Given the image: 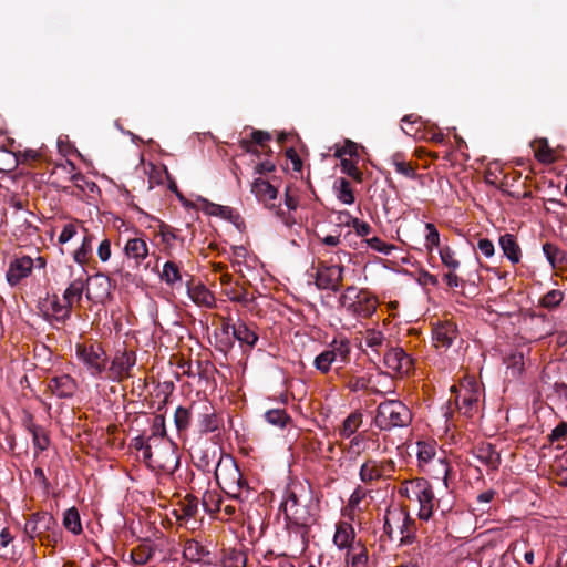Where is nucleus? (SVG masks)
<instances>
[{"label":"nucleus","mask_w":567,"mask_h":567,"mask_svg":"<svg viewBox=\"0 0 567 567\" xmlns=\"http://www.w3.org/2000/svg\"><path fill=\"white\" fill-rule=\"evenodd\" d=\"M24 533L31 538H38L42 545L54 547L62 538V532L55 518L45 512L31 515L24 525Z\"/></svg>","instance_id":"1"},{"label":"nucleus","mask_w":567,"mask_h":567,"mask_svg":"<svg viewBox=\"0 0 567 567\" xmlns=\"http://www.w3.org/2000/svg\"><path fill=\"white\" fill-rule=\"evenodd\" d=\"M412 421L410 409L399 400H385L377 408L374 425L381 431L405 427Z\"/></svg>","instance_id":"2"},{"label":"nucleus","mask_w":567,"mask_h":567,"mask_svg":"<svg viewBox=\"0 0 567 567\" xmlns=\"http://www.w3.org/2000/svg\"><path fill=\"white\" fill-rule=\"evenodd\" d=\"M405 491L411 493V496L408 495L409 498L419 503V518L427 522L439 504L430 482L423 477L413 478L408 483Z\"/></svg>","instance_id":"3"},{"label":"nucleus","mask_w":567,"mask_h":567,"mask_svg":"<svg viewBox=\"0 0 567 567\" xmlns=\"http://www.w3.org/2000/svg\"><path fill=\"white\" fill-rule=\"evenodd\" d=\"M76 355L86 365L90 374L102 378L107 368V355L99 342L90 344H76Z\"/></svg>","instance_id":"4"},{"label":"nucleus","mask_w":567,"mask_h":567,"mask_svg":"<svg viewBox=\"0 0 567 567\" xmlns=\"http://www.w3.org/2000/svg\"><path fill=\"white\" fill-rule=\"evenodd\" d=\"M136 364V352L133 350L116 351L111 364L106 368L105 379L122 382L132 377V369Z\"/></svg>","instance_id":"5"},{"label":"nucleus","mask_w":567,"mask_h":567,"mask_svg":"<svg viewBox=\"0 0 567 567\" xmlns=\"http://www.w3.org/2000/svg\"><path fill=\"white\" fill-rule=\"evenodd\" d=\"M240 470L230 456L224 458L223 454H219L216 463L215 478L220 488L227 494L229 491H237L236 482L240 480Z\"/></svg>","instance_id":"6"},{"label":"nucleus","mask_w":567,"mask_h":567,"mask_svg":"<svg viewBox=\"0 0 567 567\" xmlns=\"http://www.w3.org/2000/svg\"><path fill=\"white\" fill-rule=\"evenodd\" d=\"M344 267L341 265L321 264L316 274V286L319 289L339 291L343 279Z\"/></svg>","instance_id":"7"},{"label":"nucleus","mask_w":567,"mask_h":567,"mask_svg":"<svg viewBox=\"0 0 567 567\" xmlns=\"http://www.w3.org/2000/svg\"><path fill=\"white\" fill-rule=\"evenodd\" d=\"M47 390L59 399H70L74 395L78 383L70 374H59L47 379Z\"/></svg>","instance_id":"8"},{"label":"nucleus","mask_w":567,"mask_h":567,"mask_svg":"<svg viewBox=\"0 0 567 567\" xmlns=\"http://www.w3.org/2000/svg\"><path fill=\"white\" fill-rule=\"evenodd\" d=\"M377 305V298L369 291L361 289L357 292L355 300L348 303L347 310L353 316L369 318L375 312Z\"/></svg>","instance_id":"9"},{"label":"nucleus","mask_w":567,"mask_h":567,"mask_svg":"<svg viewBox=\"0 0 567 567\" xmlns=\"http://www.w3.org/2000/svg\"><path fill=\"white\" fill-rule=\"evenodd\" d=\"M384 364L399 373L408 374L413 369V359L402 348H391L384 354Z\"/></svg>","instance_id":"10"},{"label":"nucleus","mask_w":567,"mask_h":567,"mask_svg":"<svg viewBox=\"0 0 567 567\" xmlns=\"http://www.w3.org/2000/svg\"><path fill=\"white\" fill-rule=\"evenodd\" d=\"M480 401V386L476 383H470L464 386L455 398V404L464 415L471 416Z\"/></svg>","instance_id":"11"},{"label":"nucleus","mask_w":567,"mask_h":567,"mask_svg":"<svg viewBox=\"0 0 567 567\" xmlns=\"http://www.w3.org/2000/svg\"><path fill=\"white\" fill-rule=\"evenodd\" d=\"M33 260L29 256L16 258L9 265L6 274L7 281L10 286H17L22 279L29 277L32 272Z\"/></svg>","instance_id":"12"},{"label":"nucleus","mask_w":567,"mask_h":567,"mask_svg":"<svg viewBox=\"0 0 567 567\" xmlns=\"http://www.w3.org/2000/svg\"><path fill=\"white\" fill-rule=\"evenodd\" d=\"M221 330L226 334H228L231 330L233 337L237 339L241 346L245 344L250 349L254 348L258 341L257 333L241 321L235 324H231L229 321H227L223 324Z\"/></svg>","instance_id":"13"},{"label":"nucleus","mask_w":567,"mask_h":567,"mask_svg":"<svg viewBox=\"0 0 567 567\" xmlns=\"http://www.w3.org/2000/svg\"><path fill=\"white\" fill-rule=\"evenodd\" d=\"M458 330L457 326L452 321H444L439 323L433 329V340L435 342V347L441 348H450L457 337Z\"/></svg>","instance_id":"14"},{"label":"nucleus","mask_w":567,"mask_h":567,"mask_svg":"<svg viewBox=\"0 0 567 567\" xmlns=\"http://www.w3.org/2000/svg\"><path fill=\"white\" fill-rule=\"evenodd\" d=\"M392 518L396 523L401 522L399 527L400 534L402 537L400 538L401 545H411L415 542V533H416V524L413 518L405 512H396L392 513Z\"/></svg>","instance_id":"15"},{"label":"nucleus","mask_w":567,"mask_h":567,"mask_svg":"<svg viewBox=\"0 0 567 567\" xmlns=\"http://www.w3.org/2000/svg\"><path fill=\"white\" fill-rule=\"evenodd\" d=\"M124 254L127 259L134 260L135 267H138L148 256V247L142 238H131L126 241Z\"/></svg>","instance_id":"16"},{"label":"nucleus","mask_w":567,"mask_h":567,"mask_svg":"<svg viewBox=\"0 0 567 567\" xmlns=\"http://www.w3.org/2000/svg\"><path fill=\"white\" fill-rule=\"evenodd\" d=\"M543 252L553 269L567 270V251L547 241L543 245Z\"/></svg>","instance_id":"17"},{"label":"nucleus","mask_w":567,"mask_h":567,"mask_svg":"<svg viewBox=\"0 0 567 567\" xmlns=\"http://www.w3.org/2000/svg\"><path fill=\"white\" fill-rule=\"evenodd\" d=\"M199 431L202 433L215 432L219 429V417L214 408L204 403L198 415Z\"/></svg>","instance_id":"18"},{"label":"nucleus","mask_w":567,"mask_h":567,"mask_svg":"<svg viewBox=\"0 0 567 567\" xmlns=\"http://www.w3.org/2000/svg\"><path fill=\"white\" fill-rule=\"evenodd\" d=\"M474 456L487 465L492 470H497L501 465V454L496 451L495 446L491 443H485L476 447Z\"/></svg>","instance_id":"19"},{"label":"nucleus","mask_w":567,"mask_h":567,"mask_svg":"<svg viewBox=\"0 0 567 567\" xmlns=\"http://www.w3.org/2000/svg\"><path fill=\"white\" fill-rule=\"evenodd\" d=\"M210 553L199 542L188 539L183 549V558L192 563L210 564L205 558L209 557Z\"/></svg>","instance_id":"20"},{"label":"nucleus","mask_w":567,"mask_h":567,"mask_svg":"<svg viewBox=\"0 0 567 567\" xmlns=\"http://www.w3.org/2000/svg\"><path fill=\"white\" fill-rule=\"evenodd\" d=\"M355 534L351 524L341 522L337 525V530L333 536V543L339 548H351L354 550L355 547L352 546V542L354 540Z\"/></svg>","instance_id":"21"},{"label":"nucleus","mask_w":567,"mask_h":567,"mask_svg":"<svg viewBox=\"0 0 567 567\" xmlns=\"http://www.w3.org/2000/svg\"><path fill=\"white\" fill-rule=\"evenodd\" d=\"M499 246L503 250V254L511 260L512 264H518L520 261L522 251L514 235H502L499 237Z\"/></svg>","instance_id":"22"},{"label":"nucleus","mask_w":567,"mask_h":567,"mask_svg":"<svg viewBox=\"0 0 567 567\" xmlns=\"http://www.w3.org/2000/svg\"><path fill=\"white\" fill-rule=\"evenodd\" d=\"M285 516L289 520L290 525L302 528L303 534L308 533V529L313 522L311 514L303 506L289 511Z\"/></svg>","instance_id":"23"},{"label":"nucleus","mask_w":567,"mask_h":567,"mask_svg":"<svg viewBox=\"0 0 567 567\" xmlns=\"http://www.w3.org/2000/svg\"><path fill=\"white\" fill-rule=\"evenodd\" d=\"M251 193L255 194L258 200L267 203L276 199L278 190L268 181L256 178L251 185Z\"/></svg>","instance_id":"24"},{"label":"nucleus","mask_w":567,"mask_h":567,"mask_svg":"<svg viewBox=\"0 0 567 567\" xmlns=\"http://www.w3.org/2000/svg\"><path fill=\"white\" fill-rule=\"evenodd\" d=\"M155 550V545L144 542L131 550V561L136 566L145 565L153 558Z\"/></svg>","instance_id":"25"},{"label":"nucleus","mask_w":567,"mask_h":567,"mask_svg":"<svg viewBox=\"0 0 567 567\" xmlns=\"http://www.w3.org/2000/svg\"><path fill=\"white\" fill-rule=\"evenodd\" d=\"M91 280V277L84 278H76L74 279L69 287L65 289L63 293V300L66 303H70L73 307L74 301L79 302L82 299V295L84 291L85 286Z\"/></svg>","instance_id":"26"},{"label":"nucleus","mask_w":567,"mask_h":567,"mask_svg":"<svg viewBox=\"0 0 567 567\" xmlns=\"http://www.w3.org/2000/svg\"><path fill=\"white\" fill-rule=\"evenodd\" d=\"M219 454H223V452L215 447L212 451L209 449L204 450L198 458V462L196 463L197 468L205 473H214L215 475L216 463L218 461Z\"/></svg>","instance_id":"27"},{"label":"nucleus","mask_w":567,"mask_h":567,"mask_svg":"<svg viewBox=\"0 0 567 567\" xmlns=\"http://www.w3.org/2000/svg\"><path fill=\"white\" fill-rule=\"evenodd\" d=\"M359 476L365 484L383 478V474H381L379 467V461L372 458L367 460L360 467Z\"/></svg>","instance_id":"28"},{"label":"nucleus","mask_w":567,"mask_h":567,"mask_svg":"<svg viewBox=\"0 0 567 567\" xmlns=\"http://www.w3.org/2000/svg\"><path fill=\"white\" fill-rule=\"evenodd\" d=\"M190 299L198 306L212 307L214 303L213 293L204 286L197 285L193 288L188 287Z\"/></svg>","instance_id":"29"},{"label":"nucleus","mask_w":567,"mask_h":567,"mask_svg":"<svg viewBox=\"0 0 567 567\" xmlns=\"http://www.w3.org/2000/svg\"><path fill=\"white\" fill-rule=\"evenodd\" d=\"M532 147L534 150L535 157L545 164L553 163L555 161V155L553 150L549 147L546 138H538L532 143Z\"/></svg>","instance_id":"30"},{"label":"nucleus","mask_w":567,"mask_h":567,"mask_svg":"<svg viewBox=\"0 0 567 567\" xmlns=\"http://www.w3.org/2000/svg\"><path fill=\"white\" fill-rule=\"evenodd\" d=\"M333 189L336 190L337 198L343 204L351 205L354 203V194L348 179L343 177L337 178L333 184Z\"/></svg>","instance_id":"31"},{"label":"nucleus","mask_w":567,"mask_h":567,"mask_svg":"<svg viewBox=\"0 0 567 567\" xmlns=\"http://www.w3.org/2000/svg\"><path fill=\"white\" fill-rule=\"evenodd\" d=\"M391 164L394 166L396 173L411 179H415L417 177L415 167L404 159L403 153H394L391 156Z\"/></svg>","instance_id":"32"},{"label":"nucleus","mask_w":567,"mask_h":567,"mask_svg":"<svg viewBox=\"0 0 567 567\" xmlns=\"http://www.w3.org/2000/svg\"><path fill=\"white\" fill-rule=\"evenodd\" d=\"M161 279L168 286L175 287L177 284H182V272L179 266L174 261H166L163 266Z\"/></svg>","instance_id":"33"},{"label":"nucleus","mask_w":567,"mask_h":567,"mask_svg":"<svg viewBox=\"0 0 567 567\" xmlns=\"http://www.w3.org/2000/svg\"><path fill=\"white\" fill-rule=\"evenodd\" d=\"M93 235L87 234L84 236L81 246L73 252V259L76 264L84 266L92 257L93 251Z\"/></svg>","instance_id":"34"},{"label":"nucleus","mask_w":567,"mask_h":567,"mask_svg":"<svg viewBox=\"0 0 567 567\" xmlns=\"http://www.w3.org/2000/svg\"><path fill=\"white\" fill-rule=\"evenodd\" d=\"M361 424L362 414L360 412H353L349 414L343 421L339 430V435L341 437L348 439L357 432Z\"/></svg>","instance_id":"35"},{"label":"nucleus","mask_w":567,"mask_h":567,"mask_svg":"<svg viewBox=\"0 0 567 567\" xmlns=\"http://www.w3.org/2000/svg\"><path fill=\"white\" fill-rule=\"evenodd\" d=\"M330 348L329 350L333 353L336 361L338 358L342 363H347L350 360L351 348L348 339H333L330 343Z\"/></svg>","instance_id":"36"},{"label":"nucleus","mask_w":567,"mask_h":567,"mask_svg":"<svg viewBox=\"0 0 567 567\" xmlns=\"http://www.w3.org/2000/svg\"><path fill=\"white\" fill-rule=\"evenodd\" d=\"M203 208L206 214L212 216H217L226 220H233L234 218V210L229 206H223L207 199H203Z\"/></svg>","instance_id":"37"},{"label":"nucleus","mask_w":567,"mask_h":567,"mask_svg":"<svg viewBox=\"0 0 567 567\" xmlns=\"http://www.w3.org/2000/svg\"><path fill=\"white\" fill-rule=\"evenodd\" d=\"M63 526L74 535L82 533L81 518L76 507H71L64 512Z\"/></svg>","instance_id":"38"},{"label":"nucleus","mask_w":567,"mask_h":567,"mask_svg":"<svg viewBox=\"0 0 567 567\" xmlns=\"http://www.w3.org/2000/svg\"><path fill=\"white\" fill-rule=\"evenodd\" d=\"M560 372L564 374V379L561 381L554 380L551 381V384H546L553 390V393L548 394V398L556 395L560 400H567V361L561 362Z\"/></svg>","instance_id":"39"},{"label":"nucleus","mask_w":567,"mask_h":567,"mask_svg":"<svg viewBox=\"0 0 567 567\" xmlns=\"http://www.w3.org/2000/svg\"><path fill=\"white\" fill-rule=\"evenodd\" d=\"M264 416L269 424L280 429L286 427V425L291 422L290 415L284 409L268 410Z\"/></svg>","instance_id":"40"},{"label":"nucleus","mask_w":567,"mask_h":567,"mask_svg":"<svg viewBox=\"0 0 567 567\" xmlns=\"http://www.w3.org/2000/svg\"><path fill=\"white\" fill-rule=\"evenodd\" d=\"M192 412L190 409L178 406L175 410L174 423L178 433L186 432L190 425Z\"/></svg>","instance_id":"41"},{"label":"nucleus","mask_w":567,"mask_h":567,"mask_svg":"<svg viewBox=\"0 0 567 567\" xmlns=\"http://www.w3.org/2000/svg\"><path fill=\"white\" fill-rule=\"evenodd\" d=\"M28 429L32 434V442L34 447L39 451L47 450L50 441L44 430L35 424H31Z\"/></svg>","instance_id":"42"},{"label":"nucleus","mask_w":567,"mask_h":567,"mask_svg":"<svg viewBox=\"0 0 567 567\" xmlns=\"http://www.w3.org/2000/svg\"><path fill=\"white\" fill-rule=\"evenodd\" d=\"M91 280H93V284L97 287V292L94 298L103 300L110 295L111 279L107 276L104 274H96L91 278Z\"/></svg>","instance_id":"43"},{"label":"nucleus","mask_w":567,"mask_h":567,"mask_svg":"<svg viewBox=\"0 0 567 567\" xmlns=\"http://www.w3.org/2000/svg\"><path fill=\"white\" fill-rule=\"evenodd\" d=\"M359 551L355 553L354 550H349L347 554V564L349 567H360L365 566L368 563V550L364 546H359Z\"/></svg>","instance_id":"44"},{"label":"nucleus","mask_w":567,"mask_h":567,"mask_svg":"<svg viewBox=\"0 0 567 567\" xmlns=\"http://www.w3.org/2000/svg\"><path fill=\"white\" fill-rule=\"evenodd\" d=\"M333 362H336L333 353L330 350H326L316 357L313 365L321 373H328Z\"/></svg>","instance_id":"45"},{"label":"nucleus","mask_w":567,"mask_h":567,"mask_svg":"<svg viewBox=\"0 0 567 567\" xmlns=\"http://www.w3.org/2000/svg\"><path fill=\"white\" fill-rule=\"evenodd\" d=\"M235 485L237 487V491H229L227 495L237 501L247 499L249 497V494L251 493V489L243 474H240V480L236 482Z\"/></svg>","instance_id":"46"},{"label":"nucleus","mask_w":567,"mask_h":567,"mask_svg":"<svg viewBox=\"0 0 567 567\" xmlns=\"http://www.w3.org/2000/svg\"><path fill=\"white\" fill-rule=\"evenodd\" d=\"M564 299V292L557 289H553L545 293L540 299V305L544 308L553 309L561 303Z\"/></svg>","instance_id":"47"},{"label":"nucleus","mask_w":567,"mask_h":567,"mask_svg":"<svg viewBox=\"0 0 567 567\" xmlns=\"http://www.w3.org/2000/svg\"><path fill=\"white\" fill-rule=\"evenodd\" d=\"M442 264L450 270H456L460 267V261L455 257V252L449 247L444 246L439 250Z\"/></svg>","instance_id":"48"},{"label":"nucleus","mask_w":567,"mask_h":567,"mask_svg":"<svg viewBox=\"0 0 567 567\" xmlns=\"http://www.w3.org/2000/svg\"><path fill=\"white\" fill-rule=\"evenodd\" d=\"M561 362L563 361L550 364L544 370L542 377L544 384H551L554 380L561 381L564 379V374L560 372Z\"/></svg>","instance_id":"49"},{"label":"nucleus","mask_w":567,"mask_h":567,"mask_svg":"<svg viewBox=\"0 0 567 567\" xmlns=\"http://www.w3.org/2000/svg\"><path fill=\"white\" fill-rule=\"evenodd\" d=\"M341 169L355 182L361 183L363 181V173L357 167V165L352 161L342 158Z\"/></svg>","instance_id":"50"},{"label":"nucleus","mask_w":567,"mask_h":567,"mask_svg":"<svg viewBox=\"0 0 567 567\" xmlns=\"http://www.w3.org/2000/svg\"><path fill=\"white\" fill-rule=\"evenodd\" d=\"M52 310L55 315L56 320L64 322L71 316L72 306L70 303H60L58 299L52 301Z\"/></svg>","instance_id":"51"},{"label":"nucleus","mask_w":567,"mask_h":567,"mask_svg":"<svg viewBox=\"0 0 567 567\" xmlns=\"http://www.w3.org/2000/svg\"><path fill=\"white\" fill-rule=\"evenodd\" d=\"M425 228L427 230L425 246L430 251H432L434 247L440 246V234L435 225L432 223H427Z\"/></svg>","instance_id":"52"},{"label":"nucleus","mask_w":567,"mask_h":567,"mask_svg":"<svg viewBox=\"0 0 567 567\" xmlns=\"http://www.w3.org/2000/svg\"><path fill=\"white\" fill-rule=\"evenodd\" d=\"M151 431L152 433L148 440L153 437H164L166 435L165 417L163 415L158 414L154 416Z\"/></svg>","instance_id":"53"},{"label":"nucleus","mask_w":567,"mask_h":567,"mask_svg":"<svg viewBox=\"0 0 567 567\" xmlns=\"http://www.w3.org/2000/svg\"><path fill=\"white\" fill-rule=\"evenodd\" d=\"M346 155H349L350 157L358 156V145L350 140H347L344 142V145L338 147L334 152V156L340 158L341 161L342 158H344Z\"/></svg>","instance_id":"54"},{"label":"nucleus","mask_w":567,"mask_h":567,"mask_svg":"<svg viewBox=\"0 0 567 567\" xmlns=\"http://www.w3.org/2000/svg\"><path fill=\"white\" fill-rule=\"evenodd\" d=\"M367 243L371 249L382 252L384 255H390L392 249H394L393 245L384 243L379 237H372L370 239H367Z\"/></svg>","instance_id":"55"},{"label":"nucleus","mask_w":567,"mask_h":567,"mask_svg":"<svg viewBox=\"0 0 567 567\" xmlns=\"http://www.w3.org/2000/svg\"><path fill=\"white\" fill-rule=\"evenodd\" d=\"M198 511V498L194 495H187L183 504V512L186 517H195Z\"/></svg>","instance_id":"56"},{"label":"nucleus","mask_w":567,"mask_h":567,"mask_svg":"<svg viewBox=\"0 0 567 567\" xmlns=\"http://www.w3.org/2000/svg\"><path fill=\"white\" fill-rule=\"evenodd\" d=\"M203 506L207 513L220 511V501L215 498V495L206 493L203 497Z\"/></svg>","instance_id":"57"},{"label":"nucleus","mask_w":567,"mask_h":567,"mask_svg":"<svg viewBox=\"0 0 567 567\" xmlns=\"http://www.w3.org/2000/svg\"><path fill=\"white\" fill-rule=\"evenodd\" d=\"M285 204L289 210H296L299 206L298 195L296 194L295 189H292L290 186L286 187Z\"/></svg>","instance_id":"58"},{"label":"nucleus","mask_w":567,"mask_h":567,"mask_svg":"<svg viewBox=\"0 0 567 567\" xmlns=\"http://www.w3.org/2000/svg\"><path fill=\"white\" fill-rule=\"evenodd\" d=\"M567 437V423L560 422L550 433L549 441L558 442L564 441Z\"/></svg>","instance_id":"59"},{"label":"nucleus","mask_w":567,"mask_h":567,"mask_svg":"<svg viewBox=\"0 0 567 567\" xmlns=\"http://www.w3.org/2000/svg\"><path fill=\"white\" fill-rule=\"evenodd\" d=\"M158 235L162 237V240L166 244H169L171 240H175L177 238L175 229L165 223L159 224Z\"/></svg>","instance_id":"60"},{"label":"nucleus","mask_w":567,"mask_h":567,"mask_svg":"<svg viewBox=\"0 0 567 567\" xmlns=\"http://www.w3.org/2000/svg\"><path fill=\"white\" fill-rule=\"evenodd\" d=\"M477 249L486 258H491L494 255V252H495L494 244L489 239H487V238H482V239L478 240Z\"/></svg>","instance_id":"61"},{"label":"nucleus","mask_w":567,"mask_h":567,"mask_svg":"<svg viewBox=\"0 0 567 567\" xmlns=\"http://www.w3.org/2000/svg\"><path fill=\"white\" fill-rule=\"evenodd\" d=\"M507 365L513 371L520 373L524 367V357L523 353H514L507 359Z\"/></svg>","instance_id":"62"},{"label":"nucleus","mask_w":567,"mask_h":567,"mask_svg":"<svg viewBox=\"0 0 567 567\" xmlns=\"http://www.w3.org/2000/svg\"><path fill=\"white\" fill-rule=\"evenodd\" d=\"M76 234V227L73 224H66L64 225L60 236H59V243L65 244L69 240H71Z\"/></svg>","instance_id":"63"},{"label":"nucleus","mask_w":567,"mask_h":567,"mask_svg":"<svg viewBox=\"0 0 567 567\" xmlns=\"http://www.w3.org/2000/svg\"><path fill=\"white\" fill-rule=\"evenodd\" d=\"M299 506H300V504H299V499H298L296 493L292 491H289L287 493V497H286L285 502L281 505V507H284L285 514L296 507H299Z\"/></svg>","instance_id":"64"}]
</instances>
